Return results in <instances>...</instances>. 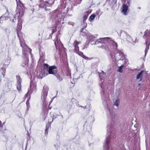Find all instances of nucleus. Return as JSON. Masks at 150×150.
<instances>
[{
    "label": "nucleus",
    "mask_w": 150,
    "mask_h": 150,
    "mask_svg": "<svg viewBox=\"0 0 150 150\" xmlns=\"http://www.w3.org/2000/svg\"><path fill=\"white\" fill-rule=\"evenodd\" d=\"M127 4H123L122 5V13L125 15H127L128 13L127 11L129 9V6L130 5V0H127Z\"/></svg>",
    "instance_id": "1"
},
{
    "label": "nucleus",
    "mask_w": 150,
    "mask_h": 150,
    "mask_svg": "<svg viewBox=\"0 0 150 150\" xmlns=\"http://www.w3.org/2000/svg\"><path fill=\"white\" fill-rule=\"evenodd\" d=\"M48 71V65L45 64H43L42 67V72L43 73V74H42L44 76L47 75L48 74L46 73Z\"/></svg>",
    "instance_id": "2"
},
{
    "label": "nucleus",
    "mask_w": 150,
    "mask_h": 150,
    "mask_svg": "<svg viewBox=\"0 0 150 150\" xmlns=\"http://www.w3.org/2000/svg\"><path fill=\"white\" fill-rule=\"evenodd\" d=\"M122 62H123L122 68L124 66H125L128 64V60L126 56L124 55L123 53H122Z\"/></svg>",
    "instance_id": "3"
},
{
    "label": "nucleus",
    "mask_w": 150,
    "mask_h": 150,
    "mask_svg": "<svg viewBox=\"0 0 150 150\" xmlns=\"http://www.w3.org/2000/svg\"><path fill=\"white\" fill-rule=\"evenodd\" d=\"M56 67L55 66H52L50 67L49 68L48 72L49 74H55L56 72L54 69H56Z\"/></svg>",
    "instance_id": "4"
},
{
    "label": "nucleus",
    "mask_w": 150,
    "mask_h": 150,
    "mask_svg": "<svg viewBox=\"0 0 150 150\" xmlns=\"http://www.w3.org/2000/svg\"><path fill=\"white\" fill-rule=\"evenodd\" d=\"M43 92H44L43 97L45 98L47 95V92L48 90V87L47 86H44L43 88Z\"/></svg>",
    "instance_id": "5"
},
{
    "label": "nucleus",
    "mask_w": 150,
    "mask_h": 150,
    "mask_svg": "<svg viewBox=\"0 0 150 150\" xmlns=\"http://www.w3.org/2000/svg\"><path fill=\"white\" fill-rule=\"evenodd\" d=\"M144 72V71L142 70L137 75V79H140V81H142V74Z\"/></svg>",
    "instance_id": "6"
},
{
    "label": "nucleus",
    "mask_w": 150,
    "mask_h": 150,
    "mask_svg": "<svg viewBox=\"0 0 150 150\" xmlns=\"http://www.w3.org/2000/svg\"><path fill=\"white\" fill-rule=\"evenodd\" d=\"M109 142L108 141H106L104 144V148L105 150H109V147L108 145Z\"/></svg>",
    "instance_id": "7"
},
{
    "label": "nucleus",
    "mask_w": 150,
    "mask_h": 150,
    "mask_svg": "<svg viewBox=\"0 0 150 150\" xmlns=\"http://www.w3.org/2000/svg\"><path fill=\"white\" fill-rule=\"evenodd\" d=\"M80 55L81 56L83 57V58L86 59L88 60V58L86 56L84 55L81 52L80 53Z\"/></svg>",
    "instance_id": "8"
},
{
    "label": "nucleus",
    "mask_w": 150,
    "mask_h": 150,
    "mask_svg": "<svg viewBox=\"0 0 150 150\" xmlns=\"http://www.w3.org/2000/svg\"><path fill=\"white\" fill-rule=\"evenodd\" d=\"M95 15L94 14L91 15L89 18L90 21H91L93 20L95 18Z\"/></svg>",
    "instance_id": "9"
},
{
    "label": "nucleus",
    "mask_w": 150,
    "mask_h": 150,
    "mask_svg": "<svg viewBox=\"0 0 150 150\" xmlns=\"http://www.w3.org/2000/svg\"><path fill=\"white\" fill-rule=\"evenodd\" d=\"M120 103V101L119 100H117L115 102L114 105H115L117 106L119 105Z\"/></svg>",
    "instance_id": "10"
},
{
    "label": "nucleus",
    "mask_w": 150,
    "mask_h": 150,
    "mask_svg": "<svg viewBox=\"0 0 150 150\" xmlns=\"http://www.w3.org/2000/svg\"><path fill=\"white\" fill-rule=\"evenodd\" d=\"M21 85L20 83L18 84L17 86V88L18 91H20L21 90Z\"/></svg>",
    "instance_id": "11"
},
{
    "label": "nucleus",
    "mask_w": 150,
    "mask_h": 150,
    "mask_svg": "<svg viewBox=\"0 0 150 150\" xmlns=\"http://www.w3.org/2000/svg\"><path fill=\"white\" fill-rule=\"evenodd\" d=\"M117 71L119 72H122V66H120L118 68V69Z\"/></svg>",
    "instance_id": "12"
},
{
    "label": "nucleus",
    "mask_w": 150,
    "mask_h": 150,
    "mask_svg": "<svg viewBox=\"0 0 150 150\" xmlns=\"http://www.w3.org/2000/svg\"><path fill=\"white\" fill-rule=\"evenodd\" d=\"M75 50L76 51H79V47L78 46H77L76 45H75Z\"/></svg>",
    "instance_id": "13"
},
{
    "label": "nucleus",
    "mask_w": 150,
    "mask_h": 150,
    "mask_svg": "<svg viewBox=\"0 0 150 150\" xmlns=\"http://www.w3.org/2000/svg\"><path fill=\"white\" fill-rule=\"evenodd\" d=\"M121 60H119L118 62H117V66H118L119 63H121Z\"/></svg>",
    "instance_id": "14"
},
{
    "label": "nucleus",
    "mask_w": 150,
    "mask_h": 150,
    "mask_svg": "<svg viewBox=\"0 0 150 150\" xmlns=\"http://www.w3.org/2000/svg\"><path fill=\"white\" fill-rule=\"evenodd\" d=\"M16 19H15V17H14V18L12 20V21L13 22H14L15 20Z\"/></svg>",
    "instance_id": "15"
},
{
    "label": "nucleus",
    "mask_w": 150,
    "mask_h": 150,
    "mask_svg": "<svg viewBox=\"0 0 150 150\" xmlns=\"http://www.w3.org/2000/svg\"><path fill=\"white\" fill-rule=\"evenodd\" d=\"M1 127V122L0 121V127Z\"/></svg>",
    "instance_id": "16"
},
{
    "label": "nucleus",
    "mask_w": 150,
    "mask_h": 150,
    "mask_svg": "<svg viewBox=\"0 0 150 150\" xmlns=\"http://www.w3.org/2000/svg\"><path fill=\"white\" fill-rule=\"evenodd\" d=\"M138 85H139V86H140V83H139V84H138Z\"/></svg>",
    "instance_id": "17"
},
{
    "label": "nucleus",
    "mask_w": 150,
    "mask_h": 150,
    "mask_svg": "<svg viewBox=\"0 0 150 150\" xmlns=\"http://www.w3.org/2000/svg\"><path fill=\"white\" fill-rule=\"evenodd\" d=\"M103 75H105V73H104L103 74Z\"/></svg>",
    "instance_id": "18"
},
{
    "label": "nucleus",
    "mask_w": 150,
    "mask_h": 150,
    "mask_svg": "<svg viewBox=\"0 0 150 150\" xmlns=\"http://www.w3.org/2000/svg\"><path fill=\"white\" fill-rule=\"evenodd\" d=\"M103 75H105V73H104L103 74Z\"/></svg>",
    "instance_id": "19"
},
{
    "label": "nucleus",
    "mask_w": 150,
    "mask_h": 150,
    "mask_svg": "<svg viewBox=\"0 0 150 150\" xmlns=\"http://www.w3.org/2000/svg\"><path fill=\"white\" fill-rule=\"evenodd\" d=\"M55 45H56V42H55Z\"/></svg>",
    "instance_id": "20"
}]
</instances>
